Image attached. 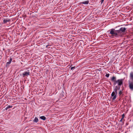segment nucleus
I'll return each mask as SVG.
<instances>
[{
  "mask_svg": "<svg viewBox=\"0 0 133 133\" xmlns=\"http://www.w3.org/2000/svg\"><path fill=\"white\" fill-rule=\"evenodd\" d=\"M75 66H74V67H71V70H72L73 69H74V68H75Z\"/></svg>",
  "mask_w": 133,
  "mask_h": 133,
  "instance_id": "obj_19",
  "label": "nucleus"
},
{
  "mask_svg": "<svg viewBox=\"0 0 133 133\" xmlns=\"http://www.w3.org/2000/svg\"><path fill=\"white\" fill-rule=\"evenodd\" d=\"M122 119H122V118L120 120V122H122Z\"/></svg>",
  "mask_w": 133,
  "mask_h": 133,
  "instance_id": "obj_21",
  "label": "nucleus"
},
{
  "mask_svg": "<svg viewBox=\"0 0 133 133\" xmlns=\"http://www.w3.org/2000/svg\"><path fill=\"white\" fill-rule=\"evenodd\" d=\"M123 94V92L121 90L119 92V96H120Z\"/></svg>",
  "mask_w": 133,
  "mask_h": 133,
  "instance_id": "obj_14",
  "label": "nucleus"
},
{
  "mask_svg": "<svg viewBox=\"0 0 133 133\" xmlns=\"http://www.w3.org/2000/svg\"><path fill=\"white\" fill-rule=\"evenodd\" d=\"M117 30L118 37L122 36L123 34L119 29Z\"/></svg>",
  "mask_w": 133,
  "mask_h": 133,
  "instance_id": "obj_7",
  "label": "nucleus"
},
{
  "mask_svg": "<svg viewBox=\"0 0 133 133\" xmlns=\"http://www.w3.org/2000/svg\"><path fill=\"white\" fill-rule=\"evenodd\" d=\"M40 118L42 119L43 120H45L46 119V117L44 116H41L40 117Z\"/></svg>",
  "mask_w": 133,
  "mask_h": 133,
  "instance_id": "obj_12",
  "label": "nucleus"
},
{
  "mask_svg": "<svg viewBox=\"0 0 133 133\" xmlns=\"http://www.w3.org/2000/svg\"><path fill=\"white\" fill-rule=\"evenodd\" d=\"M12 105H9L8 106L5 108L6 110H7L8 109L12 108Z\"/></svg>",
  "mask_w": 133,
  "mask_h": 133,
  "instance_id": "obj_13",
  "label": "nucleus"
},
{
  "mask_svg": "<svg viewBox=\"0 0 133 133\" xmlns=\"http://www.w3.org/2000/svg\"><path fill=\"white\" fill-rule=\"evenodd\" d=\"M89 1H87L84 2H81V3L83 4H87L89 3Z\"/></svg>",
  "mask_w": 133,
  "mask_h": 133,
  "instance_id": "obj_9",
  "label": "nucleus"
},
{
  "mask_svg": "<svg viewBox=\"0 0 133 133\" xmlns=\"http://www.w3.org/2000/svg\"><path fill=\"white\" fill-rule=\"evenodd\" d=\"M109 76V74H107L106 75H105V76L107 77H108Z\"/></svg>",
  "mask_w": 133,
  "mask_h": 133,
  "instance_id": "obj_16",
  "label": "nucleus"
},
{
  "mask_svg": "<svg viewBox=\"0 0 133 133\" xmlns=\"http://www.w3.org/2000/svg\"><path fill=\"white\" fill-rule=\"evenodd\" d=\"M12 61V58L11 57H10V60L9 61V62H10V63H11V61Z\"/></svg>",
  "mask_w": 133,
  "mask_h": 133,
  "instance_id": "obj_17",
  "label": "nucleus"
},
{
  "mask_svg": "<svg viewBox=\"0 0 133 133\" xmlns=\"http://www.w3.org/2000/svg\"><path fill=\"white\" fill-rule=\"evenodd\" d=\"M30 72L29 71H25L22 74V75L23 76V77L25 76H28L30 75Z\"/></svg>",
  "mask_w": 133,
  "mask_h": 133,
  "instance_id": "obj_4",
  "label": "nucleus"
},
{
  "mask_svg": "<svg viewBox=\"0 0 133 133\" xmlns=\"http://www.w3.org/2000/svg\"><path fill=\"white\" fill-rule=\"evenodd\" d=\"M109 31H110V33L112 36L116 37H118L117 30H115L114 29H112Z\"/></svg>",
  "mask_w": 133,
  "mask_h": 133,
  "instance_id": "obj_3",
  "label": "nucleus"
},
{
  "mask_svg": "<svg viewBox=\"0 0 133 133\" xmlns=\"http://www.w3.org/2000/svg\"><path fill=\"white\" fill-rule=\"evenodd\" d=\"M124 79H118L117 80H116V77H113L111 79L112 81L114 82V85H115L116 84H117L118 86L117 87H119L120 88L121 86L123 84V81Z\"/></svg>",
  "mask_w": 133,
  "mask_h": 133,
  "instance_id": "obj_1",
  "label": "nucleus"
},
{
  "mask_svg": "<svg viewBox=\"0 0 133 133\" xmlns=\"http://www.w3.org/2000/svg\"><path fill=\"white\" fill-rule=\"evenodd\" d=\"M120 89V87H117V86H116L115 87V88L114 89V92L115 93L117 94V90H119Z\"/></svg>",
  "mask_w": 133,
  "mask_h": 133,
  "instance_id": "obj_6",
  "label": "nucleus"
},
{
  "mask_svg": "<svg viewBox=\"0 0 133 133\" xmlns=\"http://www.w3.org/2000/svg\"><path fill=\"white\" fill-rule=\"evenodd\" d=\"M104 0H101V3L102 4Z\"/></svg>",
  "mask_w": 133,
  "mask_h": 133,
  "instance_id": "obj_20",
  "label": "nucleus"
},
{
  "mask_svg": "<svg viewBox=\"0 0 133 133\" xmlns=\"http://www.w3.org/2000/svg\"><path fill=\"white\" fill-rule=\"evenodd\" d=\"M120 30H121L123 33H124V32H125V31L126 30V29L125 27L123 28L122 27L120 29Z\"/></svg>",
  "mask_w": 133,
  "mask_h": 133,
  "instance_id": "obj_8",
  "label": "nucleus"
},
{
  "mask_svg": "<svg viewBox=\"0 0 133 133\" xmlns=\"http://www.w3.org/2000/svg\"><path fill=\"white\" fill-rule=\"evenodd\" d=\"M124 116H125V115H124V114H123L122 115V119H123L124 117Z\"/></svg>",
  "mask_w": 133,
  "mask_h": 133,
  "instance_id": "obj_18",
  "label": "nucleus"
},
{
  "mask_svg": "<svg viewBox=\"0 0 133 133\" xmlns=\"http://www.w3.org/2000/svg\"><path fill=\"white\" fill-rule=\"evenodd\" d=\"M10 21V19H6L3 20V22L4 23H6L7 22H9Z\"/></svg>",
  "mask_w": 133,
  "mask_h": 133,
  "instance_id": "obj_10",
  "label": "nucleus"
},
{
  "mask_svg": "<svg viewBox=\"0 0 133 133\" xmlns=\"http://www.w3.org/2000/svg\"><path fill=\"white\" fill-rule=\"evenodd\" d=\"M130 80L133 81L131 82L129 80V87L132 91H133V72H131L130 74Z\"/></svg>",
  "mask_w": 133,
  "mask_h": 133,
  "instance_id": "obj_2",
  "label": "nucleus"
},
{
  "mask_svg": "<svg viewBox=\"0 0 133 133\" xmlns=\"http://www.w3.org/2000/svg\"><path fill=\"white\" fill-rule=\"evenodd\" d=\"M11 63L10 62H9V61L8 62H7L6 63V66H7V65H9V64H10V63Z\"/></svg>",
  "mask_w": 133,
  "mask_h": 133,
  "instance_id": "obj_15",
  "label": "nucleus"
},
{
  "mask_svg": "<svg viewBox=\"0 0 133 133\" xmlns=\"http://www.w3.org/2000/svg\"><path fill=\"white\" fill-rule=\"evenodd\" d=\"M117 94L116 93H115L114 92H112L111 94V98L112 101L115 100L117 96Z\"/></svg>",
  "mask_w": 133,
  "mask_h": 133,
  "instance_id": "obj_5",
  "label": "nucleus"
},
{
  "mask_svg": "<svg viewBox=\"0 0 133 133\" xmlns=\"http://www.w3.org/2000/svg\"><path fill=\"white\" fill-rule=\"evenodd\" d=\"M38 118L37 117H36L35 118L33 121L34 122L37 123L38 122Z\"/></svg>",
  "mask_w": 133,
  "mask_h": 133,
  "instance_id": "obj_11",
  "label": "nucleus"
}]
</instances>
